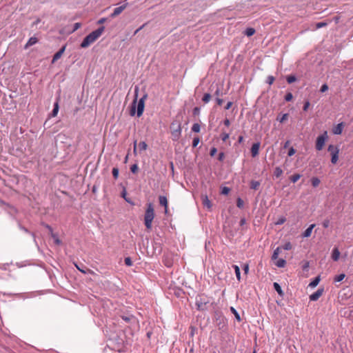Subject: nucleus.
<instances>
[{
    "label": "nucleus",
    "instance_id": "obj_1",
    "mask_svg": "<svg viewBox=\"0 0 353 353\" xmlns=\"http://www.w3.org/2000/svg\"><path fill=\"white\" fill-rule=\"evenodd\" d=\"M154 218V210L152 203L147 204V209L144 214V224L148 230L152 228V223Z\"/></svg>",
    "mask_w": 353,
    "mask_h": 353
},
{
    "label": "nucleus",
    "instance_id": "obj_2",
    "mask_svg": "<svg viewBox=\"0 0 353 353\" xmlns=\"http://www.w3.org/2000/svg\"><path fill=\"white\" fill-rule=\"evenodd\" d=\"M327 138H328V136H327V131H325L322 134L319 135L317 137L316 141V145H315V148H316V150L320 151L323 149V148L325 145V141L327 139Z\"/></svg>",
    "mask_w": 353,
    "mask_h": 353
},
{
    "label": "nucleus",
    "instance_id": "obj_3",
    "mask_svg": "<svg viewBox=\"0 0 353 353\" xmlns=\"http://www.w3.org/2000/svg\"><path fill=\"white\" fill-rule=\"evenodd\" d=\"M328 152H330V154L332 156L331 161L333 164L336 163L338 159H339V150L336 146H334L333 145H330L327 148Z\"/></svg>",
    "mask_w": 353,
    "mask_h": 353
},
{
    "label": "nucleus",
    "instance_id": "obj_4",
    "mask_svg": "<svg viewBox=\"0 0 353 353\" xmlns=\"http://www.w3.org/2000/svg\"><path fill=\"white\" fill-rule=\"evenodd\" d=\"M104 26H101L97 30L90 33V43L94 42L96 41L103 32Z\"/></svg>",
    "mask_w": 353,
    "mask_h": 353
},
{
    "label": "nucleus",
    "instance_id": "obj_5",
    "mask_svg": "<svg viewBox=\"0 0 353 353\" xmlns=\"http://www.w3.org/2000/svg\"><path fill=\"white\" fill-rule=\"evenodd\" d=\"M147 98V95L145 94L141 99H139L137 104V116L139 117L142 115L144 110L145 100Z\"/></svg>",
    "mask_w": 353,
    "mask_h": 353
},
{
    "label": "nucleus",
    "instance_id": "obj_6",
    "mask_svg": "<svg viewBox=\"0 0 353 353\" xmlns=\"http://www.w3.org/2000/svg\"><path fill=\"white\" fill-rule=\"evenodd\" d=\"M127 6H128V3H126L119 7L116 8L114 10V12L111 14L110 17L112 18H114V17L118 16L126 8Z\"/></svg>",
    "mask_w": 353,
    "mask_h": 353
},
{
    "label": "nucleus",
    "instance_id": "obj_7",
    "mask_svg": "<svg viewBox=\"0 0 353 353\" xmlns=\"http://www.w3.org/2000/svg\"><path fill=\"white\" fill-rule=\"evenodd\" d=\"M65 46H63L58 52H57L53 56L52 63H55L58 59H59L63 55V52L65 50Z\"/></svg>",
    "mask_w": 353,
    "mask_h": 353
},
{
    "label": "nucleus",
    "instance_id": "obj_8",
    "mask_svg": "<svg viewBox=\"0 0 353 353\" xmlns=\"http://www.w3.org/2000/svg\"><path fill=\"white\" fill-rule=\"evenodd\" d=\"M260 148V143H254L251 148V155L252 157H256L259 154Z\"/></svg>",
    "mask_w": 353,
    "mask_h": 353
},
{
    "label": "nucleus",
    "instance_id": "obj_9",
    "mask_svg": "<svg viewBox=\"0 0 353 353\" xmlns=\"http://www.w3.org/2000/svg\"><path fill=\"white\" fill-rule=\"evenodd\" d=\"M159 204L165 207V213L167 214L168 210V203L167 198L164 196H160L159 198Z\"/></svg>",
    "mask_w": 353,
    "mask_h": 353
},
{
    "label": "nucleus",
    "instance_id": "obj_10",
    "mask_svg": "<svg viewBox=\"0 0 353 353\" xmlns=\"http://www.w3.org/2000/svg\"><path fill=\"white\" fill-rule=\"evenodd\" d=\"M201 200H202V204L203 206L206 207L208 209H210L212 208V203L208 199L207 195H202L201 196Z\"/></svg>",
    "mask_w": 353,
    "mask_h": 353
},
{
    "label": "nucleus",
    "instance_id": "obj_11",
    "mask_svg": "<svg viewBox=\"0 0 353 353\" xmlns=\"http://www.w3.org/2000/svg\"><path fill=\"white\" fill-rule=\"evenodd\" d=\"M181 128L180 125H179L178 128L172 132V139L174 141H177L181 136Z\"/></svg>",
    "mask_w": 353,
    "mask_h": 353
},
{
    "label": "nucleus",
    "instance_id": "obj_12",
    "mask_svg": "<svg viewBox=\"0 0 353 353\" xmlns=\"http://www.w3.org/2000/svg\"><path fill=\"white\" fill-rule=\"evenodd\" d=\"M343 128V123H340L333 128L332 133L334 134H341L342 133Z\"/></svg>",
    "mask_w": 353,
    "mask_h": 353
},
{
    "label": "nucleus",
    "instance_id": "obj_13",
    "mask_svg": "<svg viewBox=\"0 0 353 353\" xmlns=\"http://www.w3.org/2000/svg\"><path fill=\"white\" fill-rule=\"evenodd\" d=\"M323 290L319 289L316 292L310 296V301H316L323 294Z\"/></svg>",
    "mask_w": 353,
    "mask_h": 353
},
{
    "label": "nucleus",
    "instance_id": "obj_14",
    "mask_svg": "<svg viewBox=\"0 0 353 353\" xmlns=\"http://www.w3.org/2000/svg\"><path fill=\"white\" fill-rule=\"evenodd\" d=\"M38 42V39L35 37H30L26 44L24 46L25 49H28L29 47L36 44Z\"/></svg>",
    "mask_w": 353,
    "mask_h": 353
},
{
    "label": "nucleus",
    "instance_id": "obj_15",
    "mask_svg": "<svg viewBox=\"0 0 353 353\" xmlns=\"http://www.w3.org/2000/svg\"><path fill=\"white\" fill-rule=\"evenodd\" d=\"M339 256H340V252H339V249L337 248H334L332 250V259L334 261H337L339 259Z\"/></svg>",
    "mask_w": 353,
    "mask_h": 353
},
{
    "label": "nucleus",
    "instance_id": "obj_16",
    "mask_svg": "<svg viewBox=\"0 0 353 353\" xmlns=\"http://www.w3.org/2000/svg\"><path fill=\"white\" fill-rule=\"evenodd\" d=\"M315 225L314 224H312L309 226V228H307L305 232L303 233L302 236L303 237H309L310 235H311V233H312V229L314 228Z\"/></svg>",
    "mask_w": 353,
    "mask_h": 353
},
{
    "label": "nucleus",
    "instance_id": "obj_17",
    "mask_svg": "<svg viewBox=\"0 0 353 353\" xmlns=\"http://www.w3.org/2000/svg\"><path fill=\"white\" fill-rule=\"evenodd\" d=\"M283 172L282 169L280 167H276L274 170V176L276 178H279L282 174Z\"/></svg>",
    "mask_w": 353,
    "mask_h": 353
},
{
    "label": "nucleus",
    "instance_id": "obj_18",
    "mask_svg": "<svg viewBox=\"0 0 353 353\" xmlns=\"http://www.w3.org/2000/svg\"><path fill=\"white\" fill-rule=\"evenodd\" d=\"M148 148V145L145 141H141L138 144V149L139 152L145 151Z\"/></svg>",
    "mask_w": 353,
    "mask_h": 353
},
{
    "label": "nucleus",
    "instance_id": "obj_19",
    "mask_svg": "<svg viewBox=\"0 0 353 353\" xmlns=\"http://www.w3.org/2000/svg\"><path fill=\"white\" fill-rule=\"evenodd\" d=\"M121 317L123 320H124L127 323H130L132 321L135 319V317L132 314H130L128 316L122 315V316H121Z\"/></svg>",
    "mask_w": 353,
    "mask_h": 353
},
{
    "label": "nucleus",
    "instance_id": "obj_20",
    "mask_svg": "<svg viewBox=\"0 0 353 353\" xmlns=\"http://www.w3.org/2000/svg\"><path fill=\"white\" fill-rule=\"evenodd\" d=\"M136 97H137L136 95ZM136 103H137V97H135L134 100L133 101L132 105H131V110H130V115L134 116L136 112Z\"/></svg>",
    "mask_w": 353,
    "mask_h": 353
},
{
    "label": "nucleus",
    "instance_id": "obj_21",
    "mask_svg": "<svg viewBox=\"0 0 353 353\" xmlns=\"http://www.w3.org/2000/svg\"><path fill=\"white\" fill-rule=\"evenodd\" d=\"M286 264V261L285 260L283 259H279L276 261V262L275 263V265L279 267V268H283L285 267Z\"/></svg>",
    "mask_w": 353,
    "mask_h": 353
},
{
    "label": "nucleus",
    "instance_id": "obj_22",
    "mask_svg": "<svg viewBox=\"0 0 353 353\" xmlns=\"http://www.w3.org/2000/svg\"><path fill=\"white\" fill-rule=\"evenodd\" d=\"M260 186V183L257 181H252L250 182V188L253 190H258Z\"/></svg>",
    "mask_w": 353,
    "mask_h": 353
},
{
    "label": "nucleus",
    "instance_id": "obj_23",
    "mask_svg": "<svg viewBox=\"0 0 353 353\" xmlns=\"http://www.w3.org/2000/svg\"><path fill=\"white\" fill-rule=\"evenodd\" d=\"M58 112H59V102L57 101L54 105V108H53L52 114H51L52 116L56 117L58 114Z\"/></svg>",
    "mask_w": 353,
    "mask_h": 353
},
{
    "label": "nucleus",
    "instance_id": "obj_24",
    "mask_svg": "<svg viewBox=\"0 0 353 353\" xmlns=\"http://www.w3.org/2000/svg\"><path fill=\"white\" fill-rule=\"evenodd\" d=\"M232 267L234 269L237 280L240 281L241 280V272H240V269H239V266L236 265H234Z\"/></svg>",
    "mask_w": 353,
    "mask_h": 353
},
{
    "label": "nucleus",
    "instance_id": "obj_25",
    "mask_svg": "<svg viewBox=\"0 0 353 353\" xmlns=\"http://www.w3.org/2000/svg\"><path fill=\"white\" fill-rule=\"evenodd\" d=\"M255 33V30L252 28H248L245 30V34L248 37H251Z\"/></svg>",
    "mask_w": 353,
    "mask_h": 353
},
{
    "label": "nucleus",
    "instance_id": "obj_26",
    "mask_svg": "<svg viewBox=\"0 0 353 353\" xmlns=\"http://www.w3.org/2000/svg\"><path fill=\"white\" fill-rule=\"evenodd\" d=\"M300 178L301 175L299 174H294L290 177V179L292 183H296Z\"/></svg>",
    "mask_w": 353,
    "mask_h": 353
},
{
    "label": "nucleus",
    "instance_id": "obj_27",
    "mask_svg": "<svg viewBox=\"0 0 353 353\" xmlns=\"http://www.w3.org/2000/svg\"><path fill=\"white\" fill-rule=\"evenodd\" d=\"M274 288L275 289V290L278 292V294L281 296L283 295V291L281 290V286L279 285V283H274Z\"/></svg>",
    "mask_w": 353,
    "mask_h": 353
},
{
    "label": "nucleus",
    "instance_id": "obj_28",
    "mask_svg": "<svg viewBox=\"0 0 353 353\" xmlns=\"http://www.w3.org/2000/svg\"><path fill=\"white\" fill-rule=\"evenodd\" d=\"M311 183L313 187H317L320 184V180L317 177H313Z\"/></svg>",
    "mask_w": 353,
    "mask_h": 353
},
{
    "label": "nucleus",
    "instance_id": "obj_29",
    "mask_svg": "<svg viewBox=\"0 0 353 353\" xmlns=\"http://www.w3.org/2000/svg\"><path fill=\"white\" fill-rule=\"evenodd\" d=\"M211 99V95L209 94V93H205L203 98H202V101L205 103H207L210 101V100Z\"/></svg>",
    "mask_w": 353,
    "mask_h": 353
},
{
    "label": "nucleus",
    "instance_id": "obj_30",
    "mask_svg": "<svg viewBox=\"0 0 353 353\" xmlns=\"http://www.w3.org/2000/svg\"><path fill=\"white\" fill-rule=\"evenodd\" d=\"M221 140L225 142L229 139V134L225 132H222L221 135Z\"/></svg>",
    "mask_w": 353,
    "mask_h": 353
},
{
    "label": "nucleus",
    "instance_id": "obj_31",
    "mask_svg": "<svg viewBox=\"0 0 353 353\" xmlns=\"http://www.w3.org/2000/svg\"><path fill=\"white\" fill-rule=\"evenodd\" d=\"M280 252V248H277L273 252V254L272 256V260H276L278 259L279 254Z\"/></svg>",
    "mask_w": 353,
    "mask_h": 353
},
{
    "label": "nucleus",
    "instance_id": "obj_32",
    "mask_svg": "<svg viewBox=\"0 0 353 353\" xmlns=\"http://www.w3.org/2000/svg\"><path fill=\"white\" fill-rule=\"evenodd\" d=\"M112 173L113 178L115 180L117 179L118 176H119V169L117 168H113Z\"/></svg>",
    "mask_w": 353,
    "mask_h": 353
},
{
    "label": "nucleus",
    "instance_id": "obj_33",
    "mask_svg": "<svg viewBox=\"0 0 353 353\" xmlns=\"http://www.w3.org/2000/svg\"><path fill=\"white\" fill-rule=\"evenodd\" d=\"M319 281H320L319 277H316L310 283L309 285L311 287H315L319 284Z\"/></svg>",
    "mask_w": 353,
    "mask_h": 353
},
{
    "label": "nucleus",
    "instance_id": "obj_34",
    "mask_svg": "<svg viewBox=\"0 0 353 353\" xmlns=\"http://www.w3.org/2000/svg\"><path fill=\"white\" fill-rule=\"evenodd\" d=\"M345 275L344 274H341L336 275L334 277V281H336V282L341 281L345 278Z\"/></svg>",
    "mask_w": 353,
    "mask_h": 353
},
{
    "label": "nucleus",
    "instance_id": "obj_35",
    "mask_svg": "<svg viewBox=\"0 0 353 353\" xmlns=\"http://www.w3.org/2000/svg\"><path fill=\"white\" fill-rule=\"evenodd\" d=\"M87 46H88V35L85 37L83 42L81 44V48H86Z\"/></svg>",
    "mask_w": 353,
    "mask_h": 353
},
{
    "label": "nucleus",
    "instance_id": "obj_36",
    "mask_svg": "<svg viewBox=\"0 0 353 353\" xmlns=\"http://www.w3.org/2000/svg\"><path fill=\"white\" fill-rule=\"evenodd\" d=\"M200 125L199 123H194L192 127V130L194 132H199L200 131Z\"/></svg>",
    "mask_w": 353,
    "mask_h": 353
},
{
    "label": "nucleus",
    "instance_id": "obj_37",
    "mask_svg": "<svg viewBox=\"0 0 353 353\" xmlns=\"http://www.w3.org/2000/svg\"><path fill=\"white\" fill-rule=\"evenodd\" d=\"M327 24H328V22H319V23H316V29L325 27Z\"/></svg>",
    "mask_w": 353,
    "mask_h": 353
},
{
    "label": "nucleus",
    "instance_id": "obj_38",
    "mask_svg": "<svg viewBox=\"0 0 353 353\" xmlns=\"http://www.w3.org/2000/svg\"><path fill=\"white\" fill-rule=\"evenodd\" d=\"M286 79L288 83H292L296 80V77L294 75H290L287 77Z\"/></svg>",
    "mask_w": 353,
    "mask_h": 353
},
{
    "label": "nucleus",
    "instance_id": "obj_39",
    "mask_svg": "<svg viewBox=\"0 0 353 353\" xmlns=\"http://www.w3.org/2000/svg\"><path fill=\"white\" fill-rule=\"evenodd\" d=\"M200 141V139L199 137H196L193 139V141H192V147L193 148H195L197 146V145L199 144Z\"/></svg>",
    "mask_w": 353,
    "mask_h": 353
},
{
    "label": "nucleus",
    "instance_id": "obj_40",
    "mask_svg": "<svg viewBox=\"0 0 353 353\" xmlns=\"http://www.w3.org/2000/svg\"><path fill=\"white\" fill-rule=\"evenodd\" d=\"M293 99V95L291 92H288L285 96V100L286 101H290Z\"/></svg>",
    "mask_w": 353,
    "mask_h": 353
},
{
    "label": "nucleus",
    "instance_id": "obj_41",
    "mask_svg": "<svg viewBox=\"0 0 353 353\" xmlns=\"http://www.w3.org/2000/svg\"><path fill=\"white\" fill-rule=\"evenodd\" d=\"M80 27H81V23H76L74 25V28L71 30H68V33H72V32H74L75 30H77Z\"/></svg>",
    "mask_w": 353,
    "mask_h": 353
},
{
    "label": "nucleus",
    "instance_id": "obj_42",
    "mask_svg": "<svg viewBox=\"0 0 353 353\" xmlns=\"http://www.w3.org/2000/svg\"><path fill=\"white\" fill-rule=\"evenodd\" d=\"M230 310H231L232 312L234 314V316H235L236 319L239 321H241V318H240V316H239V314L237 313V312L236 311V310H235L234 307H232L230 308Z\"/></svg>",
    "mask_w": 353,
    "mask_h": 353
},
{
    "label": "nucleus",
    "instance_id": "obj_43",
    "mask_svg": "<svg viewBox=\"0 0 353 353\" xmlns=\"http://www.w3.org/2000/svg\"><path fill=\"white\" fill-rule=\"evenodd\" d=\"M138 165L137 164H133L131 165L130 167V171L132 172V173H137V171H138Z\"/></svg>",
    "mask_w": 353,
    "mask_h": 353
},
{
    "label": "nucleus",
    "instance_id": "obj_44",
    "mask_svg": "<svg viewBox=\"0 0 353 353\" xmlns=\"http://www.w3.org/2000/svg\"><path fill=\"white\" fill-rule=\"evenodd\" d=\"M236 205L238 208H241L243 206V201L241 198H238L236 200Z\"/></svg>",
    "mask_w": 353,
    "mask_h": 353
},
{
    "label": "nucleus",
    "instance_id": "obj_45",
    "mask_svg": "<svg viewBox=\"0 0 353 353\" xmlns=\"http://www.w3.org/2000/svg\"><path fill=\"white\" fill-rule=\"evenodd\" d=\"M285 221H286V219L284 216H282L276 221V224L281 225V224L284 223L285 222Z\"/></svg>",
    "mask_w": 353,
    "mask_h": 353
},
{
    "label": "nucleus",
    "instance_id": "obj_46",
    "mask_svg": "<svg viewBox=\"0 0 353 353\" xmlns=\"http://www.w3.org/2000/svg\"><path fill=\"white\" fill-rule=\"evenodd\" d=\"M274 80L275 79L273 76H268L267 78V83L269 85H272L274 83Z\"/></svg>",
    "mask_w": 353,
    "mask_h": 353
},
{
    "label": "nucleus",
    "instance_id": "obj_47",
    "mask_svg": "<svg viewBox=\"0 0 353 353\" xmlns=\"http://www.w3.org/2000/svg\"><path fill=\"white\" fill-rule=\"evenodd\" d=\"M230 191V189L228 187H223L221 190V194L227 195Z\"/></svg>",
    "mask_w": 353,
    "mask_h": 353
},
{
    "label": "nucleus",
    "instance_id": "obj_48",
    "mask_svg": "<svg viewBox=\"0 0 353 353\" xmlns=\"http://www.w3.org/2000/svg\"><path fill=\"white\" fill-rule=\"evenodd\" d=\"M288 118V114H284L282 115V117L280 119H278L280 121V123H283L285 121H286Z\"/></svg>",
    "mask_w": 353,
    "mask_h": 353
},
{
    "label": "nucleus",
    "instance_id": "obj_49",
    "mask_svg": "<svg viewBox=\"0 0 353 353\" xmlns=\"http://www.w3.org/2000/svg\"><path fill=\"white\" fill-rule=\"evenodd\" d=\"M125 264L128 266H131L132 265V262L131 261V259L130 257H127L124 260Z\"/></svg>",
    "mask_w": 353,
    "mask_h": 353
},
{
    "label": "nucleus",
    "instance_id": "obj_50",
    "mask_svg": "<svg viewBox=\"0 0 353 353\" xmlns=\"http://www.w3.org/2000/svg\"><path fill=\"white\" fill-rule=\"evenodd\" d=\"M310 106V102L308 101H306L304 103V105H303V111H307V110H308Z\"/></svg>",
    "mask_w": 353,
    "mask_h": 353
},
{
    "label": "nucleus",
    "instance_id": "obj_51",
    "mask_svg": "<svg viewBox=\"0 0 353 353\" xmlns=\"http://www.w3.org/2000/svg\"><path fill=\"white\" fill-rule=\"evenodd\" d=\"M283 248L285 250H290L292 249V244L290 242H288L283 245Z\"/></svg>",
    "mask_w": 353,
    "mask_h": 353
},
{
    "label": "nucleus",
    "instance_id": "obj_52",
    "mask_svg": "<svg viewBox=\"0 0 353 353\" xmlns=\"http://www.w3.org/2000/svg\"><path fill=\"white\" fill-rule=\"evenodd\" d=\"M295 152H296V150H294V148H292V147H291V148L289 149V150H288V155L289 157H291V156L294 155V154H295Z\"/></svg>",
    "mask_w": 353,
    "mask_h": 353
},
{
    "label": "nucleus",
    "instance_id": "obj_53",
    "mask_svg": "<svg viewBox=\"0 0 353 353\" xmlns=\"http://www.w3.org/2000/svg\"><path fill=\"white\" fill-rule=\"evenodd\" d=\"M328 90V86L327 84H323L321 88H320V92H326L327 90Z\"/></svg>",
    "mask_w": 353,
    "mask_h": 353
},
{
    "label": "nucleus",
    "instance_id": "obj_54",
    "mask_svg": "<svg viewBox=\"0 0 353 353\" xmlns=\"http://www.w3.org/2000/svg\"><path fill=\"white\" fill-rule=\"evenodd\" d=\"M193 115L194 116H196V115H199V113H200V108H198V107H195L194 109H193Z\"/></svg>",
    "mask_w": 353,
    "mask_h": 353
},
{
    "label": "nucleus",
    "instance_id": "obj_55",
    "mask_svg": "<svg viewBox=\"0 0 353 353\" xmlns=\"http://www.w3.org/2000/svg\"><path fill=\"white\" fill-rule=\"evenodd\" d=\"M225 159V154L223 152H220L218 156V160L219 161H223Z\"/></svg>",
    "mask_w": 353,
    "mask_h": 353
},
{
    "label": "nucleus",
    "instance_id": "obj_56",
    "mask_svg": "<svg viewBox=\"0 0 353 353\" xmlns=\"http://www.w3.org/2000/svg\"><path fill=\"white\" fill-rule=\"evenodd\" d=\"M216 152H217V150L216 148H211L210 152V156H212V157L214 156L215 154L216 153Z\"/></svg>",
    "mask_w": 353,
    "mask_h": 353
},
{
    "label": "nucleus",
    "instance_id": "obj_57",
    "mask_svg": "<svg viewBox=\"0 0 353 353\" xmlns=\"http://www.w3.org/2000/svg\"><path fill=\"white\" fill-rule=\"evenodd\" d=\"M329 225H330V221L329 220H325L323 222V226L325 228H327L329 226Z\"/></svg>",
    "mask_w": 353,
    "mask_h": 353
},
{
    "label": "nucleus",
    "instance_id": "obj_58",
    "mask_svg": "<svg viewBox=\"0 0 353 353\" xmlns=\"http://www.w3.org/2000/svg\"><path fill=\"white\" fill-rule=\"evenodd\" d=\"M243 270H244L245 273V274H248V270H249V265H248V264H245V265H243Z\"/></svg>",
    "mask_w": 353,
    "mask_h": 353
},
{
    "label": "nucleus",
    "instance_id": "obj_59",
    "mask_svg": "<svg viewBox=\"0 0 353 353\" xmlns=\"http://www.w3.org/2000/svg\"><path fill=\"white\" fill-rule=\"evenodd\" d=\"M223 124L227 126V127H229L230 125V121L228 119H225L224 121H223Z\"/></svg>",
    "mask_w": 353,
    "mask_h": 353
},
{
    "label": "nucleus",
    "instance_id": "obj_60",
    "mask_svg": "<svg viewBox=\"0 0 353 353\" xmlns=\"http://www.w3.org/2000/svg\"><path fill=\"white\" fill-rule=\"evenodd\" d=\"M232 104H233V103H232V102H231V101L228 102V103L226 104V105H225V110H228V109H230V108L232 107Z\"/></svg>",
    "mask_w": 353,
    "mask_h": 353
},
{
    "label": "nucleus",
    "instance_id": "obj_61",
    "mask_svg": "<svg viewBox=\"0 0 353 353\" xmlns=\"http://www.w3.org/2000/svg\"><path fill=\"white\" fill-rule=\"evenodd\" d=\"M309 267V262L308 261H306L304 265H303V270H307Z\"/></svg>",
    "mask_w": 353,
    "mask_h": 353
},
{
    "label": "nucleus",
    "instance_id": "obj_62",
    "mask_svg": "<svg viewBox=\"0 0 353 353\" xmlns=\"http://www.w3.org/2000/svg\"><path fill=\"white\" fill-rule=\"evenodd\" d=\"M243 141V136H239V138H238V143H241Z\"/></svg>",
    "mask_w": 353,
    "mask_h": 353
},
{
    "label": "nucleus",
    "instance_id": "obj_63",
    "mask_svg": "<svg viewBox=\"0 0 353 353\" xmlns=\"http://www.w3.org/2000/svg\"><path fill=\"white\" fill-rule=\"evenodd\" d=\"M216 102H217V104H218L219 105H221L222 104V103H223V100H222V99H216Z\"/></svg>",
    "mask_w": 353,
    "mask_h": 353
},
{
    "label": "nucleus",
    "instance_id": "obj_64",
    "mask_svg": "<svg viewBox=\"0 0 353 353\" xmlns=\"http://www.w3.org/2000/svg\"><path fill=\"white\" fill-rule=\"evenodd\" d=\"M145 24H143L142 26H141L139 28H138L137 30H136V31L134 32V34H137L138 32L141 30L144 26H145Z\"/></svg>",
    "mask_w": 353,
    "mask_h": 353
}]
</instances>
